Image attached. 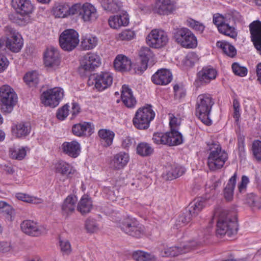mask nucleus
I'll list each match as a JSON object with an SVG mask.
<instances>
[{
    "instance_id": "58",
    "label": "nucleus",
    "mask_w": 261,
    "mask_h": 261,
    "mask_svg": "<svg viewBox=\"0 0 261 261\" xmlns=\"http://www.w3.org/2000/svg\"><path fill=\"white\" fill-rule=\"evenodd\" d=\"M16 197L18 199L29 203H41L42 201L40 199H36L34 197L23 193H18L17 194Z\"/></svg>"
},
{
    "instance_id": "7",
    "label": "nucleus",
    "mask_w": 261,
    "mask_h": 261,
    "mask_svg": "<svg viewBox=\"0 0 261 261\" xmlns=\"http://www.w3.org/2000/svg\"><path fill=\"white\" fill-rule=\"evenodd\" d=\"M79 34L73 29L64 30L59 37L60 45L65 51L73 50L79 44Z\"/></svg>"
},
{
    "instance_id": "37",
    "label": "nucleus",
    "mask_w": 261,
    "mask_h": 261,
    "mask_svg": "<svg viewBox=\"0 0 261 261\" xmlns=\"http://www.w3.org/2000/svg\"><path fill=\"white\" fill-rule=\"evenodd\" d=\"M101 5L105 10L115 13L120 9L121 3L118 0H102Z\"/></svg>"
},
{
    "instance_id": "10",
    "label": "nucleus",
    "mask_w": 261,
    "mask_h": 261,
    "mask_svg": "<svg viewBox=\"0 0 261 261\" xmlns=\"http://www.w3.org/2000/svg\"><path fill=\"white\" fill-rule=\"evenodd\" d=\"M120 227L123 232L137 238L141 237L144 232L143 226L135 219L129 218L125 219Z\"/></svg>"
},
{
    "instance_id": "6",
    "label": "nucleus",
    "mask_w": 261,
    "mask_h": 261,
    "mask_svg": "<svg viewBox=\"0 0 261 261\" xmlns=\"http://www.w3.org/2000/svg\"><path fill=\"white\" fill-rule=\"evenodd\" d=\"M173 37L175 42L184 48H194L197 46L196 36L187 28L174 30Z\"/></svg>"
},
{
    "instance_id": "11",
    "label": "nucleus",
    "mask_w": 261,
    "mask_h": 261,
    "mask_svg": "<svg viewBox=\"0 0 261 261\" xmlns=\"http://www.w3.org/2000/svg\"><path fill=\"white\" fill-rule=\"evenodd\" d=\"M168 40L167 33L160 30H152L146 38L148 45L155 48L165 46L168 42Z\"/></svg>"
},
{
    "instance_id": "63",
    "label": "nucleus",
    "mask_w": 261,
    "mask_h": 261,
    "mask_svg": "<svg viewBox=\"0 0 261 261\" xmlns=\"http://www.w3.org/2000/svg\"><path fill=\"white\" fill-rule=\"evenodd\" d=\"M245 137L243 135H239L238 137V145L239 152V155L243 156L245 155Z\"/></svg>"
},
{
    "instance_id": "44",
    "label": "nucleus",
    "mask_w": 261,
    "mask_h": 261,
    "mask_svg": "<svg viewBox=\"0 0 261 261\" xmlns=\"http://www.w3.org/2000/svg\"><path fill=\"white\" fill-rule=\"evenodd\" d=\"M24 82L30 87H36L39 83V75L37 72L26 73L23 77Z\"/></svg>"
},
{
    "instance_id": "33",
    "label": "nucleus",
    "mask_w": 261,
    "mask_h": 261,
    "mask_svg": "<svg viewBox=\"0 0 261 261\" xmlns=\"http://www.w3.org/2000/svg\"><path fill=\"white\" fill-rule=\"evenodd\" d=\"M92 201L88 196L83 195L77 205V210L82 215H85L90 212L92 208Z\"/></svg>"
},
{
    "instance_id": "13",
    "label": "nucleus",
    "mask_w": 261,
    "mask_h": 261,
    "mask_svg": "<svg viewBox=\"0 0 261 261\" xmlns=\"http://www.w3.org/2000/svg\"><path fill=\"white\" fill-rule=\"evenodd\" d=\"M12 6L17 14L27 16L24 20V24L30 22L29 15L33 13L34 7L30 0H12Z\"/></svg>"
},
{
    "instance_id": "12",
    "label": "nucleus",
    "mask_w": 261,
    "mask_h": 261,
    "mask_svg": "<svg viewBox=\"0 0 261 261\" xmlns=\"http://www.w3.org/2000/svg\"><path fill=\"white\" fill-rule=\"evenodd\" d=\"M91 80L94 82L95 88L98 91H102L112 85L113 77L111 73L105 71L91 75L89 80Z\"/></svg>"
},
{
    "instance_id": "48",
    "label": "nucleus",
    "mask_w": 261,
    "mask_h": 261,
    "mask_svg": "<svg viewBox=\"0 0 261 261\" xmlns=\"http://www.w3.org/2000/svg\"><path fill=\"white\" fill-rule=\"evenodd\" d=\"M0 213L12 220L14 210L11 205L4 201H0Z\"/></svg>"
},
{
    "instance_id": "51",
    "label": "nucleus",
    "mask_w": 261,
    "mask_h": 261,
    "mask_svg": "<svg viewBox=\"0 0 261 261\" xmlns=\"http://www.w3.org/2000/svg\"><path fill=\"white\" fill-rule=\"evenodd\" d=\"M187 24L188 27L199 33H202L205 28L203 23L192 18H189L187 20Z\"/></svg>"
},
{
    "instance_id": "62",
    "label": "nucleus",
    "mask_w": 261,
    "mask_h": 261,
    "mask_svg": "<svg viewBox=\"0 0 261 261\" xmlns=\"http://www.w3.org/2000/svg\"><path fill=\"white\" fill-rule=\"evenodd\" d=\"M198 60V57L195 53L190 52L186 56V64L188 66H192Z\"/></svg>"
},
{
    "instance_id": "55",
    "label": "nucleus",
    "mask_w": 261,
    "mask_h": 261,
    "mask_svg": "<svg viewBox=\"0 0 261 261\" xmlns=\"http://www.w3.org/2000/svg\"><path fill=\"white\" fill-rule=\"evenodd\" d=\"M252 151L255 158L257 161H261V141L256 140L252 144Z\"/></svg>"
},
{
    "instance_id": "23",
    "label": "nucleus",
    "mask_w": 261,
    "mask_h": 261,
    "mask_svg": "<svg viewBox=\"0 0 261 261\" xmlns=\"http://www.w3.org/2000/svg\"><path fill=\"white\" fill-rule=\"evenodd\" d=\"M121 98L123 104L128 108L135 107L137 103L132 89L126 85H123L122 87Z\"/></svg>"
},
{
    "instance_id": "27",
    "label": "nucleus",
    "mask_w": 261,
    "mask_h": 261,
    "mask_svg": "<svg viewBox=\"0 0 261 261\" xmlns=\"http://www.w3.org/2000/svg\"><path fill=\"white\" fill-rule=\"evenodd\" d=\"M22 231L30 236L37 237L41 234V231L35 222L31 220H25L21 224Z\"/></svg>"
},
{
    "instance_id": "32",
    "label": "nucleus",
    "mask_w": 261,
    "mask_h": 261,
    "mask_svg": "<svg viewBox=\"0 0 261 261\" xmlns=\"http://www.w3.org/2000/svg\"><path fill=\"white\" fill-rule=\"evenodd\" d=\"M237 178V173L235 172L233 176L229 179L226 187L223 190V195L225 200L231 201L233 197V191L236 187Z\"/></svg>"
},
{
    "instance_id": "8",
    "label": "nucleus",
    "mask_w": 261,
    "mask_h": 261,
    "mask_svg": "<svg viewBox=\"0 0 261 261\" xmlns=\"http://www.w3.org/2000/svg\"><path fill=\"white\" fill-rule=\"evenodd\" d=\"M63 96V90L55 87L43 92L41 95V100L44 106L54 108L59 105Z\"/></svg>"
},
{
    "instance_id": "54",
    "label": "nucleus",
    "mask_w": 261,
    "mask_h": 261,
    "mask_svg": "<svg viewBox=\"0 0 261 261\" xmlns=\"http://www.w3.org/2000/svg\"><path fill=\"white\" fill-rule=\"evenodd\" d=\"M233 72L236 75L241 77L245 76L247 74V69L246 67L241 66L238 63H234L231 66Z\"/></svg>"
},
{
    "instance_id": "16",
    "label": "nucleus",
    "mask_w": 261,
    "mask_h": 261,
    "mask_svg": "<svg viewBox=\"0 0 261 261\" xmlns=\"http://www.w3.org/2000/svg\"><path fill=\"white\" fill-rule=\"evenodd\" d=\"M251 41L261 55V21L255 20L249 25Z\"/></svg>"
},
{
    "instance_id": "17",
    "label": "nucleus",
    "mask_w": 261,
    "mask_h": 261,
    "mask_svg": "<svg viewBox=\"0 0 261 261\" xmlns=\"http://www.w3.org/2000/svg\"><path fill=\"white\" fill-rule=\"evenodd\" d=\"M151 80L156 85L165 86L172 81V74L169 70L162 68L158 70L152 75Z\"/></svg>"
},
{
    "instance_id": "49",
    "label": "nucleus",
    "mask_w": 261,
    "mask_h": 261,
    "mask_svg": "<svg viewBox=\"0 0 261 261\" xmlns=\"http://www.w3.org/2000/svg\"><path fill=\"white\" fill-rule=\"evenodd\" d=\"M10 154L13 159L21 160L26 155V151L24 148H11L10 149Z\"/></svg>"
},
{
    "instance_id": "45",
    "label": "nucleus",
    "mask_w": 261,
    "mask_h": 261,
    "mask_svg": "<svg viewBox=\"0 0 261 261\" xmlns=\"http://www.w3.org/2000/svg\"><path fill=\"white\" fill-rule=\"evenodd\" d=\"M97 43V38L94 36L84 37L81 41V46L84 50H90L94 48Z\"/></svg>"
},
{
    "instance_id": "52",
    "label": "nucleus",
    "mask_w": 261,
    "mask_h": 261,
    "mask_svg": "<svg viewBox=\"0 0 261 261\" xmlns=\"http://www.w3.org/2000/svg\"><path fill=\"white\" fill-rule=\"evenodd\" d=\"M103 192L106 195L107 198L112 201L116 200L118 196V191L116 187H105Z\"/></svg>"
},
{
    "instance_id": "56",
    "label": "nucleus",
    "mask_w": 261,
    "mask_h": 261,
    "mask_svg": "<svg viewBox=\"0 0 261 261\" xmlns=\"http://www.w3.org/2000/svg\"><path fill=\"white\" fill-rule=\"evenodd\" d=\"M85 228L87 232L94 233L98 229V225L94 219H88L85 222Z\"/></svg>"
},
{
    "instance_id": "25",
    "label": "nucleus",
    "mask_w": 261,
    "mask_h": 261,
    "mask_svg": "<svg viewBox=\"0 0 261 261\" xmlns=\"http://www.w3.org/2000/svg\"><path fill=\"white\" fill-rule=\"evenodd\" d=\"M129 156L127 153L120 152L114 155L110 162L111 167L115 170L123 168L128 163Z\"/></svg>"
},
{
    "instance_id": "59",
    "label": "nucleus",
    "mask_w": 261,
    "mask_h": 261,
    "mask_svg": "<svg viewBox=\"0 0 261 261\" xmlns=\"http://www.w3.org/2000/svg\"><path fill=\"white\" fill-rule=\"evenodd\" d=\"M193 217H195V216H193L188 211L185 213H183L182 215L179 216L178 218V222L179 223V225H181V224L186 225L190 222L192 218Z\"/></svg>"
},
{
    "instance_id": "26",
    "label": "nucleus",
    "mask_w": 261,
    "mask_h": 261,
    "mask_svg": "<svg viewBox=\"0 0 261 261\" xmlns=\"http://www.w3.org/2000/svg\"><path fill=\"white\" fill-rule=\"evenodd\" d=\"M80 16L84 21H89L95 20L98 15L94 6L90 3H86L82 5Z\"/></svg>"
},
{
    "instance_id": "21",
    "label": "nucleus",
    "mask_w": 261,
    "mask_h": 261,
    "mask_svg": "<svg viewBox=\"0 0 261 261\" xmlns=\"http://www.w3.org/2000/svg\"><path fill=\"white\" fill-rule=\"evenodd\" d=\"M152 56V53L148 47H142L139 51L140 65L135 67V72L138 73L144 72L147 69L148 61Z\"/></svg>"
},
{
    "instance_id": "2",
    "label": "nucleus",
    "mask_w": 261,
    "mask_h": 261,
    "mask_svg": "<svg viewBox=\"0 0 261 261\" xmlns=\"http://www.w3.org/2000/svg\"><path fill=\"white\" fill-rule=\"evenodd\" d=\"M214 104V100L209 94H200L197 98L195 114L206 125L212 124L209 116Z\"/></svg>"
},
{
    "instance_id": "40",
    "label": "nucleus",
    "mask_w": 261,
    "mask_h": 261,
    "mask_svg": "<svg viewBox=\"0 0 261 261\" xmlns=\"http://www.w3.org/2000/svg\"><path fill=\"white\" fill-rule=\"evenodd\" d=\"M53 13L56 18H65L68 16V4H58L53 7Z\"/></svg>"
},
{
    "instance_id": "31",
    "label": "nucleus",
    "mask_w": 261,
    "mask_h": 261,
    "mask_svg": "<svg viewBox=\"0 0 261 261\" xmlns=\"http://www.w3.org/2000/svg\"><path fill=\"white\" fill-rule=\"evenodd\" d=\"M31 125L29 122H21L12 128V133L17 138H23L28 136L31 131Z\"/></svg>"
},
{
    "instance_id": "46",
    "label": "nucleus",
    "mask_w": 261,
    "mask_h": 261,
    "mask_svg": "<svg viewBox=\"0 0 261 261\" xmlns=\"http://www.w3.org/2000/svg\"><path fill=\"white\" fill-rule=\"evenodd\" d=\"M246 202L250 206L258 209L261 208V197L253 193L247 194Z\"/></svg>"
},
{
    "instance_id": "61",
    "label": "nucleus",
    "mask_w": 261,
    "mask_h": 261,
    "mask_svg": "<svg viewBox=\"0 0 261 261\" xmlns=\"http://www.w3.org/2000/svg\"><path fill=\"white\" fill-rule=\"evenodd\" d=\"M82 5L80 3H76L70 7L68 4V16L69 15H73L79 14L80 15V11H82Z\"/></svg>"
},
{
    "instance_id": "39",
    "label": "nucleus",
    "mask_w": 261,
    "mask_h": 261,
    "mask_svg": "<svg viewBox=\"0 0 261 261\" xmlns=\"http://www.w3.org/2000/svg\"><path fill=\"white\" fill-rule=\"evenodd\" d=\"M153 148L148 143L141 142L137 146V153L142 157H147L153 154Z\"/></svg>"
},
{
    "instance_id": "36",
    "label": "nucleus",
    "mask_w": 261,
    "mask_h": 261,
    "mask_svg": "<svg viewBox=\"0 0 261 261\" xmlns=\"http://www.w3.org/2000/svg\"><path fill=\"white\" fill-rule=\"evenodd\" d=\"M168 145L174 146L180 144L182 142V136L177 129H170V131L166 133Z\"/></svg>"
},
{
    "instance_id": "4",
    "label": "nucleus",
    "mask_w": 261,
    "mask_h": 261,
    "mask_svg": "<svg viewBox=\"0 0 261 261\" xmlns=\"http://www.w3.org/2000/svg\"><path fill=\"white\" fill-rule=\"evenodd\" d=\"M17 95L10 86L5 85L0 88V100L2 112L10 113L17 102Z\"/></svg>"
},
{
    "instance_id": "20",
    "label": "nucleus",
    "mask_w": 261,
    "mask_h": 261,
    "mask_svg": "<svg viewBox=\"0 0 261 261\" xmlns=\"http://www.w3.org/2000/svg\"><path fill=\"white\" fill-rule=\"evenodd\" d=\"M72 132L77 137L89 136L94 132V125L91 122H88L76 123L73 125Z\"/></svg>"
},
{
    "instance_id": "1",
    "label": "nucleus",
    "mask_w": 261,
    "mask_h": 261,
    "mask_svg": "<svg viewBox=\"0 0 261 261\" xmlns=\"http://www.w3.org/2000/svg\"><path fill=\"white\" fill-rule=\"evenodd\" d=\"M216 219V233L221 237L227 235L230 237L236 234L238 230L237 218L225 210H218L214 213L212 221Z\"/></svg>"
},
{
    "instance_id": "47",
    "label": "nucleus",
    "mask_w": 261,
    "mask_h": 261,
    "mask_svg": "<svg viewBox=\"0 0 261 261\" xmlns=\"http://www.w3.org/2000/svg\"><path fill=\"white\" fill-rule=\"evenodd\" d=\"M185 172V169L180 166H176L172 167L170 170L168 171L166 174V179L167 180H172L181 176Z\"/></svg>"
},
{
    "instance_id": "57",
    "label": "nucleus",
    "mask_w": 261,
    "mask_h": 261,
    "mask_svg": "<svg viewBox=\"0 0 261 261\" xmlns=\"http://www.w3.org/2000/svg\"><path fill=\"white\" fill-rule=\"evenodd\" d=\"M69 106L66 104L61 108L59 109L56 113L57 118L60 120H64L69 114Z\"/></svg>"
},
{
    "instance_id": "50",
    "label": "nucleus",
    "mask_w": 261,
    "mask_h": 261,
    "mask_svg": "<svg viewBox=\"0 0 261 261\" xmlns=\"http://www.w3.org/2000/svg\"><path fill=\"white\" fill-rule=\"evenodd\" d=\"M166 133H154L153 135L152 140L156 144H163L168 145V139Z\"/></svg>"
},
{
    "instance_id": "64",
    "label": "nucleus",
    "mask_w": 261,
    "mask_h": 261,
    "mask_svg": "<svg viewBox=\"0 0 261 261\" xmlns=\"http://www.w3.org/2000/svg\"><path fill=\"white\" fill-rule=\"evenodd\" d=\"M233 118L236 121H238L240 117V105L239 100L234 98L233 101Z\"/></svg>"
},
{
    "instance_id": "41",
    "label": "nucleus",
    "mask_w": 261,
    "mask_h": 261,
    "mask_svg": "<svg viewBox=\"0 0 261 261\" xmlns=\"http://www.w3.org/2000/svg\"><path fill=\"white\" fill-rule=\"evenodd\" d=\"M217 46L221 48L225 55L230 57L233 58L237 54V50L235 47L226 42L218 41Z\"/></svg>"
},
{
    "instance_id": "42",
    "label": "nucleus",
    "mask_w": 261,
    "mask_h": 261,
    "mask_svg": "<svg viewBox=\"0 0 261 261\" xmlns=\"http://www.w3.org/2000/svg\"><path fill=\"white\" fill-rule=\"evenodd\" d=\"M132 258L135 261H151L155 259V256L147 252L137 250L133 252Z\"/></svg>"
},
{
    "instance_id": "29",
    "label": "nucleus",
    "mask_w": 261,
    "mask_h": 261,
    "mask_svg": "<svg viewBox=\"0 0 261 261\" xmlns=\"http://www.w3.org/2000/svg\"><path fill=\"white\" fill-rule=\"evenodd\" d=\"M131 61L126 56L123 55H118L114 61L115 69L119 71L124 72L130 69Z\"/></svg>"
},
{
    "instance_id": "15",
    "label": "nucleus",
    "mask_w": 261,
    "mask_h": 261,
    "mask_svg": "<svg viewBox=\"0 0 261 261\" xmlns=\"http://www.w3.org/2000/svg\"><path fill=\"white\" fill-rule=\"evenodd\" d=\"M58 50L53 47L47 48L44 54V63L46 67L51 70L58 68L60 64Z\"/></svg>"
},
{
    "instance_id": "53",
    "label": "nucleus",
    "mask_w": 261,
    "mask_h": 261,
    "mask_svg": "<svg viewBox=\"0 0 261 261\" xmlns=\"http://www.w3.org/2000/svg\"><path fill=\"white\" fill-rule=\"evenodd\" d=\"M174 96L176 98L180 99L186 95V91L182 83H178L173 86Z\"/></svg>"
},
{
    "instance_id": "38",
    "label": "nucleus",
    "mask_w": 261,
    "mask_h": 261,
    "mask_svg": "<svg viewBox=\"0 0 261 261\" xmlns=\"http://www.w3.org/2000/svg\"><path fill=\"white\" fill-rule=\"evenodd\" d=\"M192 245H184L181 247H171L165 250V254L167 256H175L179 254L185 253L188 252L192 248Z\"/></svg>"
},
{
    "instance_id": "18",
    "label": "nucleus",
    "mask_w": 261,
    "mask_h": 261,
    "mask_svg": "<svg viewBox=\"0 0 261 261\" xmlns=\"http://www.w3.org/2000/svg\"><path fill=\"white\" fill-rule=\"evenodd\" d=\"M101 64L99 56L94 53H89L85 55L81 61V66L86 71H91Z\"/></svg>"
},
{
    "instance_id": "3",
    "label": "nucleus",
    "mask_w": 261,
    "mask_h": 261,
    "mask_svg": "<svg viewBox=\"0 0 261 261\" xmlns=\"http://www.w3.org/2000/svg\"><path fill=\"white\" fill-rule=\"evenodd\" d=\"M209 155L207 165L211 171L221 169L228 159L226 152L222 149L220 144L212 143L208 145Z\"/></svg>"
},
{
    "instance_id": "30",
    "label": "nucleus",
    "mask_w": 261,
    "mask_h": 261,
    "mask_svg": "<svg viewBox=\"0 0 261 261\" xmlns=\"http://www.w3.org/2000/svg\"><path fill=\"white\" fill-rule=\"evenodd\" d=\"M206 202L205 198L202 197L196 198L189 204L188 211L193 216L196 217L205 206Z\"/></svg>"
},
{
    "instance_id": "28",
    "label": "nucleus",
    "mask_w": 261,
    "mask_h": 261,
    "mask_svg": "<svg viewBox=\"0 0 261 261\" xmlns=\"http://www.w3.org/2000/svg\"><path fill=\"white\" fill-rule=\"evenodd\" d=\"M77 201V198L75 196L68 195L62 205V214L67 216L73 213L75 210Z\"/></svg>"
},
{
    "instance_id": "9",
    "label": "nucleus",
    "mask_w": 261,
    "mask_h": 261,
    "mask_svg": "<svg viewBox=\"0 0 261 261\" xmlns=\"http://www.w3.org/2000/svg\"><path fill=\"white\" fill-rule=\"evenodd\" d=\"M4 31L8 36L6 41L7 48L14 53L19 52L23 46V39L21 35L10 26H6Z\"/></svg>"
},
{
    "instance_id": "60",
    "label": "nucleus",
    "mask_w": 261,
    "mask_h": 261,
    "mask_svg": "<svg viewBox=\"0 0 261 261\" xmlns=\"http://www.w3.org/2000/svg\"><path fill=\"white\" fill-rule=\"evenodd\" d=\"M60 246L61 251L64 255H68L71 253V245L68 240H60Z\"/></svg>"
},
{
    "instance_id": "34",
    "label": "nucleus",
    "mask_w": 261,
    "mask_h": 261,
    "mask_svg": "<svg viewBox=\"0 0 261 261\" xmlns=\"http://www.w3.org/2000/svg\"><path fill=\"white\" fill-rule=\"evenodd\" d=\"M56 172L66 176L67 178L71 177L74 173V170L68 163L64 161L59 162L56 164Z\"/></svg>"
},
{
    "instance_id": "5",
    "label": "nucleus",
    "mask_w": 261,
    "mask_h": 261,
    "mask_svg": "<svg viewBox=\"0 0 261 261\" xmlns=\"http://www.w3.org/2000/svg\"><path fill=\"white\" fill-rule=\"evenodd\" d=\"M155 113L150 105L140 108L136 112L133 119L134 126L139 129H146L150 122L154 119Z\"/></svg>"
},
{
    "instance_id": "35",
    "label": "nucleus",
    "mask_w": 261,
    "mask_h": 261,
    "mask_svg": "<svg viewBox=\"0 0 261 261\" xmlns=\"http://www.w3.org/2000/svg\"><path fill=\"white\" fill-rule=\"evenodd\" d=\"M128 23V18L124 15L111 16L109 19V24L113 29H117L121 26H126Z\"/></svg>"
},
{
    "instance_id": "14",
    "label": "nucleus",
    "mask_w": 261,
    "mask_h": 261,
    "mask_svg": "<svg viewBox=\"0 0 261 261\" xmlns=\"http://www.w3.org/2000/svg\"><path fill=\"white\" fill-rule=\"evenodd\" d=\"M213 22L217 25L219 32L225 35L235 39L237 38L238 33L236 29L231 27L228 23V20L223 16L214 15L213 17Z\"/></svg>"
},
{
    "instance_id": "43",
    "label": "nucleus",
    "mask_w": 261,
    "mask_h": 261,
    "mask_svg": "<svg viewBox=\"0 0 261 261\" xmlns=\"http://www.w3.org/2000/svg\"><path fill=\"white\" fill-rule=\"evenodd\" d=\"M98 136L105 143V146H110L113 142L115 134L113 132L106 129H101L98 131Z\"/></svg>"
},
{
    "instance_id": "24",
    "label": "nucleus",
    "mask_w": 261,
    "mask_h": 261,
    "mask_svg": "<svg viewBox=\"0 0 261 261\" xmlns=\"http://www.w3.org/2000/svg\"><path fill=\"white\" fill-rule=\"evenodd\" d=\"M63 152L68 156L75 158L81 152V145L76 141L65 142L62 145Z\"/></svg>"
},
{
    "instance_id": "22",
    "label": "nucleus",
    "mask_w": 261,
    "mask_h": 261,
    "mask_svg": "<svg viewBox=\"0 0 261 261\" xmlns=\"http://www.w3.org/2000/svg\"><path fill=\"white\" fill-rule=\"evenodd\" d=\"M154 10L160 15H168L175 10L174 4L171 0H157Z\"/></svg>"
},
{
    "instance_id": "19",
    "label": "nucleus",
    "mask_w": 261,
    "mask_h": 261,
    "mask_svg": "<svg viewBox=\"0 0 261 261\" xmlns=\"http://www.w3.org/2000/svg\"><path fill=\"white\" fill-rule=\"evenodd\" d=\"M217 75V71L216 69L210 66L204 67L197 73V80L195 82H199L202 85H206L215 80Z\"/></svg>"
}]
</instances>
